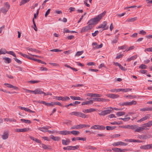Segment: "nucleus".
<instances>
[{
	"mask_svg": "<svg viewBox=\"0 0 152 152\" xmlns=\"http://www.w3.org/2000/svg\"><path fill=\"white\" fill-rule=\"evenodd\" d=\"M70 98L74 100H79L80 101H82L83 100V99L81 98L79 96H70Z\"/></svg>",
	"mask_w": 152,
	"mask_h": 152,
	"instance_id": "obj_17",
	"label": "nucleus"
},
{
	"mask_svg": "<svg viewBox=\"0 0 152 152\" xmlns=\"http://www.w3.org/2000/svg\"><path fill=\"white\" fill-rule=\"evenodd\" d=\"M40 82L39 80H30L29 81L28 83L31 84H34Z\"/></svg>",
	"mask_w": 152,
	"mask_h": 152,
	"instance_id": "obj_45",
	"label": "nucleus"
},
{
	"mask_svg": "<svg viewBox=\"0 0 152 152\" xmlns=\"http://www.w3.org/2000/svg\"><path fill=\"white\" fill-rule=\"evenodd\" d=\"M7 53V51L5 49L1 48L0 50V55L5 54Z\"/></svg>",
	"mask_w": 152,
	"mask_h": 152,
	"instance_id": "obj_30",
	"label": "nucleus"
},
{
	"mask_svg": "<svg viewBox=\"0 0 152 152\" xmlns=\"http://www.w3.org/2000/svg\"><path fill=\"white\" fill-rule=\"evenodd\" d=\"M9 134L8 133L5 132L4 133V134L2 135V137L3 140H6L7 139L8 137Z\"/></svg>",
	"mask_w": 152,
	"mask_h": 152,
	"instance_id": "obj_22",
	"label": "nucleus"
},
{
	"mask_svg": "<svg viewBox=\"0 0 152 152\" xmlns=\"http://www.w3.org/2000/svg\"><path fill=\"white\" fill-rule=\"evenodd\" d=\"M112 145L114 146H117L121 145V141H118L113 143Z\"/></svg>",
	"mask_w": 152,
	"mask_h": 152,
	"instance_id": "obj_39",
	"label": "nucleus"
},
{
	"mask_svg": "<svg viewBox=\"0 0 152 152\" xmlns=\"http://www.w3.org/2000/svg\"><path fill=\"white\" fill-rule=\"evenodd\" d=\"M62 144L63 145H67L69 144L70 141L69 139H67L66 140H65L64 139L62 140Z\"/></svg>",
	"mask_w": 152,
	"mask_h": 152,
	"instance_id": "obj_21",
	"label": "nucleus"
},
{
	"mask_svg": "<svg viewBox=\"0 0 152 152\" xmlns=\"http://www.w3.org/2000/svg\"><path fill=\"white\" fill-rule=\"evenodd\" d=\"M140 148L141 149L145 150L148 149L152 148V144H148L144 145H142L140 147Z\"/></svg>",
	"mask_w": 152,
	"mask_h": 152,
	"instance_id": "obj_10",
	"label": "nucleus"
},
{
	"mask_svg": "<svg viewBox=\"0 0 152 152\" xmlns=\"http://www.w3.org/2000/svg\"><path fill=\"white\" fill-rule=\"evenodd\" d=\"M120 105L122 106H128V102H124L123 103H120L119 104Z\"/></svg>",
	"mask_w": 152,
	"mask_h": 152,
	"instance_id": "obj_49",
	"label": "nucleus"
},
{
	"mask_svg": "<svg viewBox=\"0 0 152 152\" xmlns=\"http://www.w3.org/2000/svg\"><path fill=\"white\" fill-rule=\"evenodd\" d=\"M50 9H49L46 12L45 15V17H47L48 15L49 14V13L50 12Z\"/></svg>",
	"mask_w": 152,
	"mask_h": 152,
	"instance_id": "obj_63",
	"label": "nucleus"
},
{
	"mask_svg": "<svg viewBox=\"0 0 152 152\" xmlns=\"http://www.w3.org/2000/svg\"><path fill=\"white\" fill-rule=\"evenodd\" d=\"M131 90L132 89L130 88H120L119 91L126 92L131 91Z\"/></svg>",
	"mask_w": 152,
	"mask_h": 152,
	"instance_id": "obj_24",
	"label": "nucleus"
},
{
	"mask_svg": "<svg viewBox=\"0 0 152 152\" xmlns=\"http://www.w3.org/2000/svg\"><path fill=\"white\" fill-rule=\"evenodd\" d=\"M139 68L141 69H146L147 68V66L144 64H141L139 66Z\"/></svg>",
	"mask_w": 152,
	"mask_h": 152,
	"instance_id": "obj_40",
	"label": "nucleus"
},
{
	"mask_svg": "<svg viewBox=\"0 0 152 152\" xmlns=\"http://www.w3.org/2000/svg\"><path fill=\"white\" fill-rule=\"evenodd\" d=\"M152 125V121H150L147 123L143 124L142 125V126L139 127V130H141V132L145 129H145L146 127H150Z\"/></svg>",
	"mask_w": 152,
	"mask_h": 152,
	"instance_id": "obj_3",
	"label": "nucleus"
},
{
	"mask_svg": "<svg viewBox=\"0 0 152 152\" xmlns=\"http://www.w3.org/2000/svg\"><path fill=\"white\" fill-rule=\"evenodd\" d=\"M3 59L4 60V62L6 63L9 64L11 62V58L7 57H4Z\"/></svg>",
	"mask_w": 152,
	"mask_h": 152,
	"instance_id": "obj_23",
	"label": "nucleus"
},
{
	"mask_svg": "<svg viewBox=\"0 0 152 152\" xmlns=\"http://www.w3.org/2000/svg\"><path fill=\"white\" fill-rule=\"evenodd\" d=\"M1 11L3 13L5 14L7 12L8 10L5 7H3L1 8Z\"/></svg>",
	"mask_w": 152,
	"mask_h": 152,
	"instance_id": "obj_34",
	"label": "nucleus"
},
{
	"mask_svg": "<svg viewBox=\"0 0 152 152\" xmlns=\"http://www.w3.org/2000/svg\"><path fill=\"white\" fill-rule=\"evenodd\" d=\"M144 51L145 52H146V51L152 52V47L145 49L144 50Z\"/></svg>",
	"mask_w": 152,
	"mask_h": 152,
	"instance_id": "obj_55",
	"label": "nucleus"
},
{
	"mask_svg": "<svg viewBox=\"0 0 152 152\" xmlns=\"http://www.w3.org/2000/svg\"><path fill=\"white\" fill-rule=\"evenodd\" d=\"M7 53L10 54L12 56H13L15 58L16 57V56L15 53L12 51H7Z\"/></svg>",
	"mask_w": 152,
	"mask_h": 152,
	"instance_id": "obj_36",
	"label": "nucleus"
},
{
	"mask_svg": "<svg viewBox=\"0 0 152 152\" xmlns=\"http://www.w3.org/2000/svg\"><path fill=\"white\" fill-rule=\"evenodd\" d=\"M92 28V26H89L88 25L87 26L83 27L82 28L81 30V32L83 33L86 32L87 31L91 29Z\"/></svg>",
	"mask_w": 152,
	"mask_h": 152,
	"instance_id": "obj_8",
	"label": "nucleus"
},
{
	"mask_svg": "<svg viewBox=\"0 0 152 152\" xmlns=\"http://www.w3.org/2000/svg\"><path fill=\"white\" fill-rule=\"evenodd\" d=\"M59 134L64 135H67L70 134V131L65 130L60 131L59 132Z\"/></svg>",
	"mask_w": 152,
	"mask_h": 152,
	"instance_id": "obj_16",
	"label": "nucleus"
},
{
	"mask_svg": "<svg viewBox=\"0 0 152 152\" xmlns=\"http://www.w3.org/2000/svg\"><path fill=\"white\" fill-rule=\"evenodd\" d=\"M120 90L119 89H112L110 90V91L112 92H120V91H119V90Z\"/></svg>",
	"mask_w": 152,
	"mask_h": 152,
	"instance_id": "obj_47",
	"label": "nucleus"
},
{
	"mask_svg": "<svg viewBox=\"0 0 152 152\" xmlns=\"http://www.w3.org/2000/svg\"><path fill=\"white\" fill-rule=\"evenodd\" d=\"M108 109L101 111L99 113V115L102 116H105L107 115L110 114L112 112V110L108 108Z\"/></svg>",
	"mask_w": 152,
	"mask_h": 152,
	"instance_id": "obj_5",
	"label": "nucleus"
},
{
	"mask_svg": "<svg viewBox=\"0 0 152 152\" xmlns=\"http://www.w3.org/2000/svg\"><path fill=\"white\" fill-rule=\"evenodd\" d=\"M14 59L18 64H22V62L18 59L16 58H14Z\"/></svg>",
	"mask_w": 152,
	"mask_h": 152,
	"instance_id": "obj_52",
	"label": "nucleus"
},
{
	"mask_svg": "<svg viewBox=\"0 0 152 152\" xmlns=\"http://www.w3.org/2000/svg\"><path fill=\"white\" fill-rule=\"evenodd\" d=\"M95 110H96L94 109L90 108L89 109L84 110L83 111V112L84 113H89L95 111Z\"/></svg>",
	"mask_w": 152,
	"mask_h": 152,
	"instance_id": "obj_20",
	"label": "nucleus"
},
{
	"mask_svg": "<svg viewBox=\"0 0 152 152\" xmlns=\"http://www.w3.org/2000/svg\"><path fill=\"white\" fill-rule=\"evenodd\" d=\"M50 138L51 139H53V140L54 141H57L61 139V138L60 137H55L53 135H51V136H50Z\"/></svg>",
	"mask_w": 152,
	"mask_h": 152,
	"instance_id": "obj_19",
	"label": "nucleus"
},
{
	"mask_svg": "<svg viewBox=\"0 0 152 152\" xmlns=\"http://www.w3.org/2000/svg\"><path fill=\"white\" fill-rule=\"evenodd\" d=\"M139 72L143 74H146L147 73V71L144 69H141L140 70Z\"/></svg>",
	"mask_w": 152,
	"mask_h": 152,
	"instance_id": "obj_46",
	"label": "nucleus"
},
{
	"mask_svg": "<svg viewBox=\"0 0 152 152\" xmlns=\"http://www.w3.org/2000/svg\"><path fill=\"white\" fill-rule=\"evenodd\" d=\"M107 96L112 99H115L119 97V96L117 94H108L107 95Z\"/></svg>",
	"mask_w": 152,
	"mask_h": 152,
	"instance_id": "obj_12",
	"label": "nucleus"
},
{
	"mask_svg": "<svg viewBox=\"0 0 152 152\" xmlns=\"http://www.w3.org/2000/svg\"><path fill=\"white\" fill-rule=\"evenodd\" d=\"M69 106H72L75 107V104H73V103H71L68 104V105H66L65 106V107H66L67 108H68V107Z\"/></svg>",
	"mask_w": 152,
	"mask_h": 152,
	"instance_id": "obj_59",
	"label": "nucleus"
},
{
	"mask_svg": "<svg viewBox=\"0 0 152 152\" xmlns=\"http://www.w3.org/2000/svg\"><path fill=\"white\" fill-rule=\"evenodd\" d=\"M21 56H23V57H24L25 58H28V57H29V56L27 55H26V54H23L21 53H19Z\"/></svg>",
	"mask_w": 152,
	"mask_h": 152,
	"instance_id": "obj_50",
	"label": "nucleus"
},
{
	"mask_svg": "<svg viewBox=\"0 0 152 152\" xmlns=\"http://www.w3.org/2000/svg\"><path fill=\"white\" fill-rule=\"evenodd\" d=\"M106 13V12L104 11L103 12L97 15L95 18L91 19L88 22L87 24H88L90 26H92V25L97 24L101 19L105 15Z\"/></svg>",
	"mask_w": 152,
	"mask_h": 152,
	"instance_id": "obj_1",
	"label": "nucleus"
},
{
	"mask_svg": "<svg viewBox=\"0 0 152 152\" xmlns=\"http://www.w3.org/2000/svg\"><path fill=\"white\" fill-rule=\"evenodd\" d=\"M38 130L42 132H47V128H46V126H44L42 127H39L38 128Z\"/></svg>",
	"mask_w": 152,
	"mask_h": 152,
	"instance_id": "obj_25",
	"label": "nucleus"
},
{
	"mask_svg": "<svg viewBox=\"0 0 152 152\" xmlns=\"http://www.w3.org/2000/svg\"><path fill=\"white\" fill-rule=\"evenodd\" d=\"M79 146L78 145H77L75 146H71L72 150H74L75 149H77L79 148Z\"/></svg>",
	"mask_w": 152,
	"mask_h": 152,
	"instance_id": "obj_53",
	"label": "nucleus"
},
{
	"mask_svg": "<svg viewBox=\"0 0 152 152\" xmlns=\"http://www.w3.org/2000/svg\"><path fill=\"white\" fill-rule=\"evenodd\" d=\"M42 91L39 88H37L34 91V94H42Z\"/></svg>",
	"mask_w": 152,
	"mask_h": 152,
	"instance_id": "obj_15",
	"label": "nucleus"
},
{
	"mask_svg": "<svg viewBox=\"0 0 152 152\" xmlns=\"http://www.w3.org/2000/svg\"><path fill=\"white\" fill-rule=\"evenodd\" d=\"M30 0H22L20 4V6H21L22 4L28 2Z\"/></svg>",
	"mask_w": 152,
	"mask_h": 152,
	"instance_id": "obj_37",
	"label": "nucleus"
},
{
	"mask_svg": "<svg viewBox=\"0 0 152 152\" xmlns=\"http://www.w3.org/2000/svg\"><path fill=\"white\" fill-rule=\"evenodd\" d=\"M80 132L78 131L72 130L71 132L70 131V134L71 133L74 135H77Z\"/></svg>",
	"mask_w": 152,
	"mask_h": 152,
	"instance_id": "obj_35",
	"label": "nucleus"
},
{
	"mask_svg": "<svg viewBox=\"0 0 152 152\" xmlns=\"http://www.w3.org/2000/svg\"><path fill=\"white\" fill-rule=\"evenodd\" d=\"M30 130L29 128H24L23 129H17L16 131L17 132H24L28 131Z\"/></svg>",
	"mask_w": 152,
	"mask_h": 152,
	"instance_id": "obj_11",
	"label": "nucleus"
},
{
	"mask_svg": "<svg viewBox=\"0 0 152 152\" xmlns=\"http://www.w3.org/2000/svg\"><path fill=\"white\" fill-rule=\"evenodd\" d=\"M69 99L70 98L68 96H62V101H65L67 100H69Z\"/></svg>",
	"mask_w": 152,
	"mask_h": 152,
	"instance_id": "obj_41",
	"label": "nucleus"
},
{
	"mask_svg": "<svg viewBox=\"0 0 152 152\" xmlns=\"http://www.w3.org/2000/svg\"><path fill=\"white\" fill-rule=\"evenodd\" d=\"M137 17H134L132 18H128L127 20V21L129 22H133L137 20Z\"/></svg>",
	"mask_w": 152,
	"mask_h": 152,
	"instance_id": "obj_27",
	"label": "nucleus"
},
{
	"mask_svg": "<svg viewBox=\"0 0 152 152\" xmlns=\"http://www.w3.org/2000/svg\"><path fill=\"white\" fill-rule=\"evenodd\" d=\"M93 104V102L92 100H90L89 101L83 102L82 103V105H84L86 104Z\"/></svg>",
	"mask_w": 152,
	"mask_h": 152,
	"instance_id": "obj_29",
	"label": "nucleus"
},
{
	"mask_svg": "<svg viewBox=\"0 0 152 152\" xmlns=\"http://www.w3.org/2000/svg\"><path fill=\"white\" fill-rule=\"evenodd\" d=\"M81 129V124L77 125L74 126H73L71 127L70 128L71 129Z\"/></svg>",
	"mask_w": 152,
	"mask_h": 152,
	"instance_id": "obj_18",
	"label": "nucleus"
},
{
	"mask_svg": "<svg viewBox=\"0 0 152 152\" xmlns=\"http://www.w3.org/2000/svg\"><path fill=\"white\" fill-rule=\"evenodd\" d=\"M137 57V56L136 55L132 56L131 57L128 58L126 60V61L129 62L131 60H134Z\"/></svg>",
	"mask_w": 152,
	"mask_h": 152,
	"instance_id": "obj_26",
	"label": "nucleus"
},
{
	"mask_svg": "<svg viewBox=\"0 0 152 152\" xmlns=\"http://www.w3.org/2000/svg\"><path fill=\"white\" fill-rule=\"evenodd\" d=\"M99 32L98 31H97V30L96 31H95V32L94 33H92V35L93 37H95L97 35V34L99 33Z\"/></svg>",
	"mask_w": 152,
	"mask_h": 152,
	"instance_id": "obj_57",
	"label": "nucleus"
},
{
	"mask_svg": "<svg viewBox=\"0 0 152 152\" xmlns=\"http://www.w3.org/2000/svg\"><path fill=\"white\" fill-rule=\"evenodd\" d=\"M107 25V22L106 21H105L103 22V23L98 26V28H104L103 30H107L109 28L108 26H106Z\"/></svg>",
	"mask_w": 152,
	"mask_h": 152,
	"instance_id": "obj_7",
	"label": "nucleus"
},
{
	"mask_svg": "<svg viewBox=\"0 0 152 152\" xmlns=\"http://www.w3.org/2000/svg\"><path fill=\"white\" fill-rule=\"evenodd\" d=\"M63 148L64 150H68V151L72 150L71 146H68L67 147H64Z\"/></svg>",
	"mask_w": 152,
	"mask_h": 152,
	"instance_id": "obj_42",
	"label": "nucleus"
},
{
	"mask_svg": "<svg viewBox=\"0 0 152 152\" xmlns=\"http://www.w3.org/2000/svg\"><path fill=\"white\" fill-rule=\"evenodd\" d=\"M116 127L107 126H106V130H112L114 129Z\"/></svg>",
	"mask_w": 152,
	"mask_h": 152,
	"instance_id": "obj_32",
	"label": "nucleus"
},
{
	"mask_svg": "<svg viewBox=\"0 0 152 152\" xmlns=\"http://www.w3.org/2000/svg\"><path fill=\"white\" fill-rule=\"evenodd\" d=\"M83 53V50L81 51H78L76 54L75 56H79L81 55Z\"/></svg>",
	"mask_w": 152,
	"mask_h": 152,
	"instance_id": "obj_44",
	"label": "nucleus"
},
{
	"mask_svg": "<svg viewBox=\"0 0 152 152\" xmlns=\"http://www.w3.org/2000/svg\"><path fill=\"white\" fill-rule=\"evenodd\" d=\"M137 102L136 101L132 100L130 102H128V106L135 105L136 104Z\"/></svg>",
	"mask_w": 152,
	"mask_h": 152,
	"instance_id": "obj_33",
	"label": "nucleus"
},
{
	"mask_svg": "<svg viewBox=\"0 0 152 152\" xmlns=\"http://www.w3.org/2000/svg\"><path fill=\"white\" fill-rule=\"evenodd\" d=\"M92 99H93L92 100L93 102H93H100V98L96 97L93 98Z\"/></svg>",
	"mask_w": 152,
	"mask_h": 152,
	"instance_id": "obj_38",
	"label": "nucleus"
},
{
	"mask_svg": "<svg viewBox=\"0 0 152 152\" xmlns=\"http://www.w3.org/2000/svg\"><path fill=\"white\" fill-rule=\"evenodd\" d=\"M150 115L149 114H147L145 116L143 117V118L140 119L138 120L137 121V123H140L142 121L146 120L150 118Z\"/></svg>",
	"mask_w": 152,
	"mask_h": 152,
	"instance_id": "obj_9",
	"label": "nucleus"
},
{
	"mask_svg": "<svg viewBox=\"0 0 152 152\" xmlns=\"http://www.w3.org/2000/svg\"><path fill=\"white\" fill-rule=\"evenodd\" d=\"M20 108L22 110H24L28 112L31 113H35V111H32L28 108H26L24 107H20Z\"/></svg>",
	"mask_w": 152,
	"mask_h": 152,
	"instance_id": "obj_14",
	"label": "nucleus"
},
{
	"mask_svg": "<svg viewBox=\"0 0 152 152\" xmlns=\"http://www.w3.org/2000/svg\"><path fill=\"white\" fill-rule=\"evenodd\" d=\"M105 129V127L102 125H94L91 127V129H98L99 130H104Z\"/></svg>",
	"mask_w": 152,
	"mask_h": 152,
	"instance_id": "obj_6",
	"label": "nucleus"
},
{
	"mask_svg": "<svg viewBox=\"0 0 152 152\" xmlns=\"http://www.w3.org/2000/svg\"><path fill=\"white\" fill-rule=\"evenodd\" d=\"M4 5L7 8L6 9L8 10L10 7V4L8 2H7L5 3Z\"/></svg>",
	"mask_w": 152,
	"mask_h": 152,
	"instance_id": "obj_54",
	"label": "nucleus"
},
{
	"mask_svg": "<svg viewBox=\"0 0 152 152\" xmlns=\"http://www.w3.org/2000/svg\"><path fill=\"white\" fill-rule=\"evenodd\" d=\"M4 85L5 86H7L8 88H12L15 90H16L18 88V87H17L14 86L10 84L5 83L4 84Z\"/></svg>",
	"mask_w": 152,
	"mask_h": 152,
	"instance_id": "obj_13",
	"label": "nucleus"
},
{
	"mask_svg": "<svg viewBox=\"0 0 152 152\" xmlns=\"http://www.w3.org/2000/svg\"><path fill=\"white\" fill-rule=\"evenodd\" d=\"M20 121L23 123L26 124H30L31 123V121L29 120H26L23 119H21Z\"/></svg>",
	"mask_w": 152,
	"mask_h": 152,
	"instance_id": "obj_28",
	"label": "nucleus"
},
{
	"mask_svg": "<svg viewBox=\"0 0 152 152\" xmlns=\"http://www.w3.org/2000/svg\"><path fill=\"white\" fill-rule=\"evenodd\" d=\"M87 65L89 66H95V63L93 62H89L87 64Z\"/></svg>",
	"mask_w": 152,
	"mask_h": 152,
	"instance_id": "obj_61",
	"label": "nucleus"
},
{
	"mask_svg": "<svg viewBox=\"0 0 152 152\" xmlns=\"http://www.w3.org/2000/svg\"><path fill=\"white\" fill-rule=\"evenodd\" d=\"M69 114L71 115H75L77 117L85 118L87 117L86 115L81 112H73L69 113Z\"/></svg>",
	"mask_w": 152,
	"mask_h": 152,
	"instance_id": "obj_4",
	"label": "nucleus"
},
{
	"mask_svg": "<svg viewBox=\"0 0 152 152\" xmlns=\"http://www.w3.org/2000/svg\"><path fill=\"white\" fill-rule=\"evenodd\" d=\"M54 102H52L51 103H47V106H52L54 105Z\"/></svg>",
	"mask_w": 152,
	"mask_h": 152,
	"instance_id": "obj_60",
	"label": "nucleus"
},
{
	"mask_svg": "<svg viewBox=\"0 0 152 152\" xmlns=\"http://www.w3.org/2000/svg\"><path fill=\"white\" fill-rule=\"evenodd\" d=\"M41 145L42 147L44 149H47L48 148V147L47 145L42 143L41 144Z\"/></svg>",
	"mask_w": 152,
	"mask_h": 152,
	"instance_id": "obj_58",
	"label": "nucleus"
},
{
	"mask_svg": "<svg viewBox=\"0 0 152 152\" xmlns=\"http://www.w3.org/2000/svg\"><path fill=\"white\" fill-rule=\"evenodd\" d=\"M110 109L112 110V111L113 110H115L118 111V110H121V109H120L119 108H118L116 107H109Z\"/></svg>",
	"mask_w": 152,
	"mask_h": 152,
	"instance_id": "obj_51",
	"label": "nucleus"
},
{
	"mask_svg": "<svg viewBox=\"0 0 152 152\" xmlns=\"http://www.w3.org/2000/svg\"><path fill=\"white\" fill-rule=\"evenodd\" d=\"M127 48V46L126 45H123L119 47L118 49L119 50L125 49Z\"/></svg>",
	"mask_w": 152,
	"mask_h": 152,
	"instance_id": "obj_48",
	"label": "nucleus"
},
{
	"mask_svg": "<svg viewBox=\"0 0 152 152\" xmlns=\"http://www.w3.org/2000/svg\"><path fill=\"white\" fill-rule=\"evenodd\" d=\"M125 114V112L122 111H119L117 112L116 113L117 116L118 117L124 115Z\"/></svg>",
	"mask_w": 152,
	"mask_h": 152,
	"instance_id": "obj_31",
	"label": "nucleus"
},
{
	"mask_svg": "<svg viewBox=\"0 0 152 152\" xmlns=\"http://www.w3.org/2000/svg\"><path fill=\"white\" fill-rule=\"evenodd\" d=\"M108 117L110 118H116V117L115 116V115L114 114H111L109 115H108L107 116Z\"/></svg>",
	"mask_w": 152,
	"mask_h": 152,
	"instance_id": "obj_64",
	"label": "nucleus"
},
{
	"mask_svg": "<svg viewBox=\"0 0 152 152\" xmlns=\"http://www.w3.org/2000/svg\"><path fill=\"white\" fill-rule=\"evenodd\" d=\"M140 111H148V107H146L145 108H141L140 109Z\"/></svg>",
	"mask_w": 152,
	"mask_h": 152,
	"instance_id": "obj_56",
	"label": "nucleus"
},
{
	"mask_svg": "<svg viewBox=\"0 0 152 152\" xmlns=\"http://www.w3.org/2000/svg\"><path fill=\"white\" fill-rule=\"evenodd\" d=\"M50 51L51 52H52L59 53V52H61V50L60 49H52L51 50H50Z\"/></svg>",
	"mask_w": 152,
	"mask_h": 152,
	"instance_id": "obj_43",
	"label": "nucleus"
},
{
	"mask_svg": "<svg viewBox=\"0 0 152 152\" xmlns=\"http://www.w3.org/2000/svg\"><path fill=\"white\" fill-rule=\"evenodd\" d=\"M140 126H138L137 125H126V129H131L134 130L135 132H140L141 130H139Z\"/></svg>",
	"mask_w": 152,
	"mask_h": 152,
	"instance_id": "obj_2",
	"label": "nucleus"
},
{
	"mask_svg": "<svg viewBox=\"0 0 152 152\" xmlns=\"http://www.w3.org/2000/svg\"><path fill=\"white\" fill-rule=\"evenodd\" d=\"M102 96V95L97 94H94V97H100Z\"/></svg>",
	"mask_w": 152,
	"mask_h": 152,
	"instance_id": "obj_62",
	"label": "nucleus"
}]
</instances>
